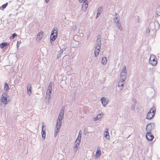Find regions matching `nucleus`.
Masks as SVG:
<instances>
[{
	"label": "nucleus",
	"instance_id": "obj_4",
	"mask_svg": "<svg viewBox=\"0 0 160 160\" xmlns=\"http://www.w3.org/2000/svg\"><path fill=\"white\" fill-rule=\"evenodd\" d=\"M56 29V28H54L52 32L50 37L51 41H55L57 37L58 31Z\"/></svg>",
	"mask_w": 160,
	"mask_h": 160
},
{
	"label": "nucleus",
	"instance_id": "obj_2",
	"mask_svg": "<svg viewBox=\"0 0 160 160\" xmlns=\"http://www.w3.org/2000/svg\"><path fill=\"white\" fill-rule=\"evenodd\" d=\"M97 41L98 42H99V44L98 43V45L95 48V52H94V54L95 56L97 57L98 56L100 52V42H101V38L100 36H98V38L97 40Z\"/></svg>",
	"mask_w": 160,
	"mask_h": 160
},
{
	"label": "nucleus",
	"instance_id": "obj_19",
	"mask_svg": "<svg viewBox=\"0 0 160 160\" xmlns=\"http://www.w3.org/2000/svg\"><path fill=\"white\" fill-rule=\"evenodd\" d=\"M103 116V114H98L97 115V116L95 118L94 120L95 121H96L100 118H101Z\"/></svg>",
	"mask_w": 160,
	"mask_h": 160
},
{
	"label": "nucleus",
	"instance_id": "obj_18",
	"mask_svg": "<svg viewBox=\"0 0 160 160\" xmlns=\"http://www.w3.org/2000/svg\"><path fill=\"white\" fill-rule=\"evenodd\" d=\"M9 89V88L8 84L6 83H5L4 88V90L5 91H8Z\"/></svg>",
	"mask_w": 160,
	"mask_h": 160
},
{
	"label": "nucleus",
	"instance_id": "obj_11",
	"mask_svg": "<svg viewBox=\"0 0 160 160\" xmlns=\"http://www.w3.org/2000/svg\"><path fill=\"white\" fill-rule=\"evenodd\" d=\"M126 69L125 67H124L121 72V75L122 76L121 78H124V77L125 78V76H126Z\"/></svg>",
	"mask_w": 160,
	"mask_h": 160
},
{
	"label": "nucleus",
	"instance_id": "obj_28",
	"mask_svg": "<svg viewBox=\"0 0 160 160\" xmlns=\"http://www.w3.org/2000/svg\"><path fill=\"white\" fill-rule=\"evenodd\" d=\"M44 126L43 125L42 126V133H45V129L44 130H43Z\"/></svg>",
	"mask_w": 160,
	"mask_h": 160
},
{
	"label": "nucleus",
	"instance_id": "obj_23",
	"mask_svg": "<svg viewBox=\"0 0 160 160\" xmlns=\"http://www.w3.org/2000/svg\"><path fill=\"white\" fill-rule=\"evenodd\" d=\"M17 36H18V35L16 33H14L13 34H12V36H11L10 37V39H14L15 37H16Z\"/></svg>",
	"mask_w": 160,
	"mask_h": 160
},
{
	"label": "nucleus",
	"instance_id": "obj_3",
	"mask_svg": "<svg viewBox=\"0 0 160 160\" xmlns=\"http://www.w3.org/2000/svg\"><path fill=\"white\" fill-rule=\"evenodd\" d=\"M156 112V109L154 107H153L150 110V111L148 113L147 118L148 119H151L154 115Z\"/></svg>",
	"mask_w": 160,
	"mask_h": 160
},
{
	"label": "nucleus",
	"instance_id": "obj_8",
	"mask_svg": "<svg viewBox=\"0 0 160 160\" xmlns=\"http://www.w3.org/2000/svg\"><path fill=\"white\" fill-rule=\"evenodd\" d=\"M2 101L3 104L5 105L8 103L7 94L6 93L3 94L2 97Z\"/></svg>",
	"mask_w": 160,
	"mask_h": 160
},
{
	"label": "nucleus",
	"instance_id": "obj_16",
	"mask_svg": "<svg viewBox=\"0 0 160 160\" xmlns=\"http://www.w3.org/2000/svg\"><path fill=\"white\" fill-rule=\"evenodd\" d=\"M28 93L30 95L32 93L31 85V84H28L27 87Z\"/></svg>",
	"mask_w": 160,
	"mask_h": 160
},
{
	"label": "nucleus",
	"instance_id": "obj_17",
	"mask_svg": "<svg viewBox=\"0 0 160 160\" xmlns=\"http://www.w3.org/2000/svg\"><path fill=\"white\" fill-rule=\"evenodd\" d=\"M81 141V139H77L75 142V147H78Z\"/></svg>",
	"mask_w": 160,
	"mask_h": 160
},
{
	"label": "nucleus",
	"instance_id": "obj_32",
	"mask_svg": "<svg viewBox=\"0 0 160 160\" xmlns=\"http://www.w3.org/2000/svg\"><path fill=\"white\" fill-rule=\"evenodd\" d=\"M49 0H45V2L47 3L49 2Z\"/></svg>",
	"mask_w": 160,
	"mask_h": 160
},
{
	"label": "nucleus",
	"instance_id": "obj_9",
	"mask_svg": "<svg viewBox=\"0 0 160 160\" xmlns=\"http://www.w3.org/2000/svg\"><path fill=\"white\" fill-rule=\"evenodd\" d=\"M146 136L147 139L148 141H152L154 138V136L150 132H148L146 134Z\"/></svg>",
	"mask_w": 160,
	"mask_h": 160
},
{
	"label": "nucleus",
	"instance_id": "obj_5",
	"mask_svg": "<svg viewBox=\"0 0 160 160\" xmlns=\"http://www.w3.org/2000/svg\"><path fill=\"white\" fill-rule=\"evenodd\" d=\"M150 63L153 66L155 65L157 63V61L154 55H151L149 59Z\"/></svg>",
	"mask_w": 160,
	"mask_h": 160
},
{
	"label": "nucleus",
	"instance_id": "obj_1",
	"mask_svg": "<svg viewBox=\"0 0 160 160\" xmlns=\"http://www.w3.org/2000/svg\"><path fill=\"white\" fill-rule=\"evenodd\" d=\"M64 111L62 110L58 117V119L57 120L55 130L54 136L56 137L59 131V129L62 124V120L63 118Z\"/></svg>",
	"mask_w": 160,
	"mask_h": 160
},
{
	"label": "nucleus",
	"instance_id": "obj_22",
	"mask_svg": "<svg viewBox=\"0 0 160 160\" xmlns=\"http://www.w3.org/2000/svg\"><path fill=\"white\" fill-rule=\"evenodd\" d=\"M104 137L107 139H109V133L108 132V131H107L106 132L105 134H104Z\"/></svg>",
	"mask_w": 160,
	"mask_h": 160
},
{
	"label": "nucleus",
	"instance_id": "obj_20",
	"mask_svg": "<svg viewBox=\"0 0 160 160\" xmlns=\"http://www.w3.org/2000/svg\"><path fill=\"white\" fill-rule=\"evenodd\" d=\"M102 63L103 64H105L107 63V58L106 57H103L102 59Z\"/></svg>",
	"mask_w": 160,
	"mask_h": 160
},
{
	"label": "nucleus",
	"instance_id": "obj_12",
	"mask_svg": "<svg viewBox=\"0 0 160 160\" xmlns=\"http://www.w3.org/2000/svg\"><path fill=\"white\" fill-rule=\"evenodd\" d=\"M88 6V5L87 2H84L82 7V11H86Z\"/></svg>",
	"mask_w": 160,
	"mask_h": 160
},
{
	"label": "nucleus",
	"instance_id": "obj_31",
	"mask_svg": "<svg viewBox=\"0 0 160 160\" xmlns=\"http://www.w3.org/2000/svg\"><path fill=\"white\" fill-rule=\"evenodd\" d=\"M87 0H79V2H87L86 1Z\"/></svg>",
	"mask_w": 160,
	"mask_h": 160
},
{
	"label": "nucleus",
	"instance_id": "obj_10",
	"mask_svg": "<svg viewBox=\"0 0 160 160\" xmlns=\"http://www.w3.org/2000/svg\"><path fill=\"white\" fill-rule=\"evenodd\" d=\"M43 37V32L42 31H40L38 34L36 39L40 41Z\"/></svg>",
	"mask_w": 160,
	"mask_h": 160
},
{
	"label": "nucleus",
	"instance_id": "obj_21",
	"mask_svg": "<svg viewBox=\"0 0 160 160\" xmlns=\"http://www.w3.org/2000/svg\"><path fill=\"white\" fill-rule=\"evenodd\" d=\"M102 11V8H99L98 10V13H97L96 18L98 17L100 14L101 12Z\"/></svg>",
	"mask_w": 160,
	"mask_h": 160
},
{
	"label": "nucleus",
	"instance_id": "obj_27",
	"mask_svg": "<svg viewBox=\"0 0 160 160\" xmlns=\"http://www.w3.org/2000/svg\"><path fill=\"white\" fill-rule=\"evenodd\" d=\"M21 43V41H18L17 42V48H18V49L19 47V46H20V44Z\"/></svg>",
	"mask_w": 160,
	"mask_h": 160
},
{
	"label": "nucleus",
	"instance_id": "obj_14",
	"mask_svg": "<svg viewBox=\"0 0 160 160\" xmlns=\"http://www.w3.org/2000/svg\"><path fill=\"white\" fill-rule=\"evenodd\" d=\"M101 153V151L100 150V148L99 147H98L95 154L96 157L97 158H98L100 156Z\"/></svg>",
	"mask_w": 160,
	"mask_h": 160
},
{
	"label": "nucleus",
	"instance_id": "obj_24",
	"mask_svg": "<svg viewBox=\"0 0 160 160\" xmlns=\"http://www.w3.org/2000/svg\"><path fill=\"white\" fill-rule=\"evenodd\" d=\"M82 135V132L81 131H80L78 133V137L77 138V139H81V137Z\"/></svg>",
	"mask_w": 160,
	"mask_h": 160
},
{
	"label": "nucleus",
	"instance_id": "obj_6",
	"mask_svg": "<svg viewBox=\"0 0 160 160\" xmlns=\"http://www.w3.org/2000/svg\"><path fill=\"white\" fill-rule=\"evenodd\" d=\"M155 125L153 123H150L148 124L147 126V131L148 132H152L154 128Z\"/></svg>",
	"mask_w": 160,
	"mask_h": 160
},
{
	"label": "nucleus",
	"instance_id": "obj_26",
	"mask_svg": "<svg viewBox=\"0 0 160 160\" xmlns=\"http://www.w3.org/2000/svg\"><path fill=\"white\" fill-rule=\"evenodd\" d=\"M52 91L51 90H49L48 89H47L46 92V93L47 95H48L49 96H50L51 93Z\"/></svg>",
	"mask_w": 160,
	"mask_h": 160
},
{
	"label": "nucleus",
	"instance_id": "obj_7",
	"mask_svg": "<svg viewBox=\"0 0 160 160\" xmlns=\"http://www.w3.org/2000/svg\"><path fill=\"white\" fill-rule=\"evenodd\" d=\"M125 78H121V79H120L118 83V86L120 88V89L121 90H122L123 87V85L125 83Z\"/></svg>",
	"mask_w": 160,
	"mask_h": 160
},
{
	"label": "nucleus",
	"instance_id": "obj_29",
	"mask_svg": "<svg viewBox=\"0 0 160 160\" xmlns=\"http://www.w3.org/2000/svg\"><path fill=\"white\" fill-rule=\"evenodd\" d=\"M7 5H8V3H5V4H3L2 6V8L3 9L5 8L7 6Z\"/></svg>",
	"mask_w": 160,
	"mask_h": 160
},
{
	"label": "nucleus",
	"instance_id": "obj_15",
	"mask_svg": "<svg viewBox=\"0 0 160 160\" xmlns=\"http://www.w3.org/2000/svg\"><path fill=\"white\" fill-rule=\"evenodd\" d=\"M9 43L6 42H3L0 44V47L2 48H3L5 46H8Z\"/></svg>",
	"mask_w": 160,
	"mask_h": 160
},
{
	"label": "nucleus",
	"instance_id": "obj_30",
	"mask_svg": "<svg viewBox=\"0 0 160 160\" xmlns=\"http://www.w3.org/2000/svg\"><path fill=\"white\" fill-rule=\"evenodd\" d=\"M42 137L45 139L46 136V133H42Z\"/></svg>",
	"mask_w": 160,
	"mask_h": 160
},
{
	"label": "nucleus",
	"instance_id": "obj_13",
	"mask_svg": "<svg viewBox=\"0 0 160 160\" xmlns=\"http://www.w3.org/2000/svg\"><path fill=\"white\" fill-rule=\"evenodd\" d=\"M101 101L102 104L103 106H105L108 103V101L106 100V98L104 97H103L101 98Z\"/></svg>",
	"mask_w": 160,
	"mask_h": 160
},
{
	"label": "nucleus",
	"instance_id": "obj_25",
	"mask_svg": "<svg viewBox=\"0 0 160 160\" xmlns=\"http://www.w3.org/2000/svg\"><path fill=\"white\" fill-rule=\"evenodd\" d=\"M52 83L51 82L49 84V85L48 87V89L49 90H51L52 91Z\"/></svg>",
	"mask_w": 160,
	"mask_h": 160
}]
</instances>
